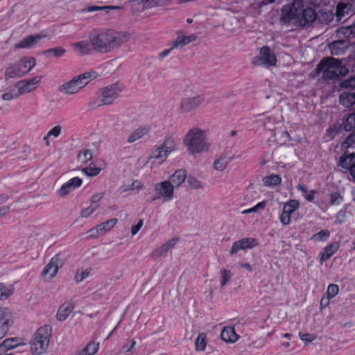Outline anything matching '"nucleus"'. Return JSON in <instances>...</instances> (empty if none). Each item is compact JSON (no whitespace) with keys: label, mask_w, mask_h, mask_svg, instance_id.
<instances>
[{"label":"nucleus","mask_w":355,"mask_h":355,"mask_svg":"<svg viewBox=\"0 0 355 355\" xmlns=\"http://www.w3.org/2000/svg\"><path fill=\"white\" fill-rule=\"evenodd\" d=\"M343 45V41L338 40L334 42L331 46V53L335 55L343 54L345 51V49L344 47H341V46Z\"/></svg>","instance_id":"obj_40"},{"label":"nucleus","mask_w":355,"mask_h":355,"mask_svg":"<svg viewBox=\"0 0 355 355\" xmlns=\"http://www.w3.org/2000/svg\"><path fill=\"white\" fill-rule=\"evenodd\" d=\"M188 183L193 188L198 189L201 187L200 182L196 180L195 178L189 177L188 179Z\"/></svg>","instance_id":"obj_58"},{"label":"nucleus","mask_w":355,"mask_h":355,"mask_svg":"<svg viewBox=\"0 0 355 355\" xmlns=\"http://www.w3.org/2000/svg\"><path fill=\"white\" fill-rule=\"evenodd\" d=\"M299 336H300V339L304 341L305 343H311L316 338L315 336H314L313 334H308V333H302V332H300L299 334Z\"/></svg>","instance_id":"obj_54"},{"label":"nucleus","mask_w":355,"mask_h":355,"mask_svg":"<svg viewBox=\"0 0 355 355\" xmlns=\"http://www.w3.org/2000/svg\"><path fill=\"white\" fill-rule=\"evenodd\" d=\"M231 158L221 156L214 162V167L216 170L223 171L230 162Z\"/></svg>","instance_id":"obj_38"},{"label":"nucleus","mask_w":355,"mask_h":355,"mask_svg":"<svg viewBox=\"0 0 355 355\" xmlns=\"http://www.w3.org/2000/svg\"><path fill=\"white\" fill-rule=\"evenodd\" d=\"M187 177V171L184 169H178L170 176L168 182L175 187H179L183 183Z\"/></svg>","instance_id":"obj_28"},{"label":"nucleus","mask_w":355,"mask_h":355,"mask_svg":"<svg viewBox=\"0 0 355 355\" xmlns=\"http://www.w3.org/2000/svg\"><path fill=\"white\" fill-rule=\"evenodd\" d=\"M299 207L298 201H288L283 207L280 215V221L284 225H288L291 221V215Z\"/></svg>","instance_id":"obj_19"},{"label":"nucleus","mask_w":355,"mask_h":355,"mask_svg":"<svg viewBox=\"0 0 355 355\" xmlns=\"http://www.w3.org/2000/svg\"><path fill=\"white\" fill-rule=\"evenodd\" d=\"M179 142V139L173 135H166L163 143L154 150L151 158L164 162L172 152L178 149Z\"/></svg>","instance_id":"obj_8"},{"label":"nucleus","mask_w":355,"mask_h":355,"mask_svg":"<svg viewBox=\"0 0 355 355\" xmlns=\"http://www.w3.org/2000/svg\"><path fill=\"white\" fill-rule=\"evenodd\" d=\"M330 233L327 230H322L320 232L315 234L312 236V239L317 241L326 240L329 237Z\"/></svg>","instance_id":"obj_49"},{"label":"nucleus","mask_w":355,"mask_h":355,"mask_svg":"<svg viewBox=\"0 0 355 355\" xmlns=\"http://www.w3.org/2000/svg\"><path fill=\"white\" fill-rule=\"evenodd\" d=\"M341 87L349 89V90L354 91L355 89V76L347 78L340 83Z\"/></svg>","instance_id":"obj_48"},{"label":"nucleus","mask_w":355,"mask_h":355,"mask_svg":"<svg viewBox=\"0 0 355 355\" xmlns=\"http://www.w3.org/2000/svg\"><path fill=\"white\" fill-rule=\"evenodd\" d=\"M136 345V341L135 340H132L130 341V345H126L125 347H124V352L125 353H128V352H130L132 349V348L135 346Z\"/></svg>","instance_id":"obj_63"},{"label":"nucleus","mask_w":355,"mask_h":355,"mask_svg":"<svg viewBox=\"0 0 355 355\" xmlns=\"http://www.w3.org/2000/svg\"><path fill=\"white\" fill-rule=\"evenodd\" d=\"M14 315L6 307L0 308V338H3L14 323Z\"/></svg>","instance_id":"obj_10"},{"label":"nucleus","mask_w":355,"mask_h":355,"mask_svg":"<svg viewBox=\"0 0 355 355\" xmlns=\"http://www.w3.org/2000/svg\"><path fill=\"white\" fill-rule=\"evenodd\" d=\"M117 223V219L112 218L103 222L89 231L90 236L98 237L111 230Z\"/></svg>","instance_id":"obj_18"},{"label":"nucleus","mask_w":355,"mask_h":355,"mask_svg":"<svg viewBox=\"0 0 355 355\" xmlns=\"http://www.w3.org/2000/svg\"><path fill=\"white\" fill-rule=\"evenodd\" d=\"M338 33L343 35L345 37H352L355 35V26L341 27L338 29Z\"/></svg>","instance_id":"obj_46"},{"label":"nucleus","mask_w":355,"mask_h":355,"mask_svg":"<svg viewBox=\"0 0 355 355\" xmlns=\"http://www.w3.org/2000/svg\"><path fill=\"white\" fill-rule=\"evenodd\" d=\"M98 209V205L93 202L87 207L83 209L81 216L85 218L90 216Z\"/></svg>","instance_id":"obj_45"},{"label":"nucleus","mask_w":355,"mask_h":355,"mask_svg":"<svg viewBox=\"0 0 355 355\" xmlns=\"http://www.w3.org/2000/svg\"><path fill=\"white\" fill-rule=\"evenodd\" d=\"M277 64V57L268 46L260 48L259 55L254 57L252 64L254 66H264L266 68L275 67Z\"/></svg>","instance_id":"obj_9"},{"label":"nucleus","mask_w":355,"mask_h":355,"mask_svg":"<svg viewBox=\"0 0 355 355\" xmlns=\"http://www.w3.org/2000/svg\"><path fill=\"white\" fill-rule=\"evenodd\" d=\"M46 37V35H43L42 33L36 34L35 35H30L15 44V48L16 49H30L36 44L40 40Z\"/></svg>","instance_id":"obj_21"},{"label":"nucleus","mask_w":355,"mask_h":355,"mask_svg":"<svg viewBox=\"0 0 355 355\" xmlns=\"http://www.w3.org/2000/svg\"><path fill=\"white\" fill-rule=\"evenodd\" d=\"M93 155L92 150L85 149L80 151L78 155V160L83 164H86L92 159Z\"/></svg>","instance_id":"obj_39"},{"label":"nucleus","mask_w":355,"mask_h":355,"mask_svg":"<svg viewBox=\"0 0 355 355\" xmlns=\"http://www.w3.org/2000/svg\"><path fill=\"white\" fill-rule=\"evenodd\" d=\"M319 73H322L324 80L338 81L349 72L348 69L342 64L339 59L329 57L322 59L317 67Z\"/></svg>","instance_id":"obj_3"},{"label":"nucleus","mask_w":355,"mask_h":355,"mask_svg":"<svg viewBox=\"0 0 355 355\" xmlns=\"http://www.w3.org/2000/svg\"><path fill=\"white\" fill-rule=\"evenodd\" d=\"M261 117L259 120L261 121L264 127H266L267 125L270 123H275V119L271 116H267L265 114L260 115Z\"/></svg>","instance_id":"obj_56"},{"label":"nucleus","mask_w":355,"mask_h":355,"mask_svg":"<svg viewBox=\"0 0 355 355\" xmlns=\"http://www.w3.org/2000/svg\"><path fill=\"white\" fill-rule=\"evenodd\" d=\"M196 39L197 35L195 34H191L189 36L178 35L175 40L173 42V48L178 49L180 46H186L190 42L196 40Z\"/></svg>","instance_id":"obj_29"},{"label":"nucleus","mask_w":355,"mask_h":355,"mask_svg":"<svg viewBox=\"0 0 355 355\" xmlns=\"http://www.w3.org/2000/svg\"><path fill=\"white\" fill-rule=\"evenodd\" d=\"M221 275V281L220 286H224L227 283L230 282L232 278V274L231 271L227 270L226 269H223L220 272Z\"/></svg>","instance_id":"obj_47"},{"label":"nucleus","mask_w":355,"mask_h":355,"mask_svg":"<svg viewBox=\"0 0 355 355\" xmlns=\"http://www.w3.org/2000/svg\"><path fill=\"white\" fill-rule=\"evenodd\" d=\"M221 338L225 342L234 343L238 339V336L233 327H227L221 332Z\"/></svg>","instance_id":"obj_33"},{"label":"nucleus","mask_w":355,"mask_h":355,"mask_svg":"<svg viewBox=\"0 0 355 355\" xmlns=\"http://www.w3.org/2000/svg\"><path fill=\"white\" fill-rule=\"evenodd\" d=\"M83 184V180L79 177H74L69 179L64 184L62 185L58 190V193L61 196H64L75 189L79 188Z\"/></svg>","instance_id":"obj_20"},{"label":"nucleus","mask_w":355,"mask_h":355,"mask_svg":"<svg viewBox=\"0 0 355 355\" xmlns=\"http://www.w3.org/2000/svg\"><path fill=\"white\" fill-rule=\"evenodd\" d=\"M94 51L109 53L125 42L124 34L107 28L94 29L89 35Z\"/></svg>","instance_id":"obj_1"},{"label":"nucleus","mask_w":355,"mask_h":355,"mask_svg":"<svg viewBox=\"0 0 355 355\" xmlns=\"http://www.w3.org/2000/svg\"><path fill=\"white\" fill-rule=\"evenodd\" d=\"M24 76V72H22L21 65L20 63L10 64L5 71L6 80H9L14 78H19Z\"/></svg>","instance_id":"obj_23"},{"label":"nucleus","mask_w":355,"mask_h":355,"mask_svg":"<svg viewBox=\"0 0 355 355\" xmlns=\"http://www.w3.org/2000/svg\"><path fill=\"white\" fill-rule=\"evenodd\" d=\"M19 96H20L19 92L17 91L16 92L13 89L12 91H10L8 92H6V93L3 94L2 98L4 101H11V100L17 98Z\"/></svg>","instance_id":"obj_51"},{"label":"nucleus","mask_w":355,"mask_h":355,"mask_svg":"<svg viewBox=\"0 0 355 355\" xmlns=\"http://www.w3.org/2000/svg\"><path fill=\"white\" fill-rule=\"evenodd\" d=\"M65 52L66 50L62 47H56L44 51V54L46 55L52 54L53 56L58 58L62 56Z\"/></svg>","instance_id":"obj_44"},{"label":"nucleus","mask_w":355,"mask_h":355,"mask_svg":"<svg viewBox=\"0 0 355 355\" xmlns=\"http://www.w3.org/2000/svg\"><path fill=\"white\" fill-rule=\"evenodd\" d=\"M14 293V288L10 284H0V300H5L10 297Z\"/></svg>","instance_id":"obj_37"},{"label":"nucleus","mask_w":355,"mask_h":355,"mask_svg":"<svg viewBox=\"0 0 355 355\" xmlns=\"http://www.w3.org/2000/svg\"><path fill=\"white\" fill-rule=\"evenodd\" d=\"M61 130L62 127L60 125H55L48 132L46 136H45L44 139H46L47 137L51 136L54 137H58L60 135Z\"/></svg>","instance_id":"obj_53"},{"label":"nucleus","mask_w":355,"mask_h":355,"mask_svg":"<svg viewBox=\"0 0 355 355\" xmlns=\"http://www.w3.org/2000/svg\"><path fill=\"white\" fill-rule=\"evenodd\" d=\"M73 308L71 302H64L59 307L56 313V318L59 321H64L71 315Z\"/></svg>","instance_id":"obj_25"},{"label":"nucleus","mask_w":355,"mask_h":355,"mask_svg":"<svg viewBox=\"0 0 355 355\" xmlns=\"http://www.w3.org/2000/svg\"><path fill=\"white\" fill-rule=\"evenodd\" d=\"M297 190L300 191L303 194H306L308 192L307 187L305 184H299L297 186Z\"/></svg>","instance_id":"obj_64"},{"label":"nucleus","mask_w":355,"mask_h":355,"mask_svg":"<svg viewBox=\"0 0 355 355\" xmlns=\"http://www.w3.org/2000/svg\"><path fill=\"white\" fill-rule=\"evenodd\" d=\"M342 126L343 129L347 132L355 130V112L349 114L346 119L343 121ZM340 129H342L341 125L334 124L329 127L328 132L331 135L335 136L339 134Z\"/></svg>","instance_id":"obj_12"},{"label":"nucleus","mask_w":355,"mask_h":355,"mask_svg":"<svg viewBox=\"0 0 355 355\" xmlns=\"http://www.w3.org/2000/svg\"><path fill=\"white\" fill-rule=\"evenodd\" d=\"M26 345L27 340L22 337H14L5 339L0 344V355L6 353L8 350Z\"/></svg>","instance_id":"obj_15"},{"label":"nucleus","mask_w":355,"mask_h":355,"mask_svg":"<svg viewBox=\"0 0 355 355\" xmlns=\"http://www.w3.org/2000/svg\"><path fill=\"white\" fill-rule=\"evenodd\" d=\"M144 185L140 180H135L130 184H123L121 187V192L132 191L139 193L143 189Z\"/></svg>","instance_id":"obj_35"},{"label":"nucleus","mask_w":355,"mask_h":355,"mask_svg":"<svg viewBox=\"0 0 355 355\" xmlns=\"http://www.w3.org/2000/svg\"><path fill=\"white\" fill-rule=\"evenodd\" d=\"M142 226H143V220H139L136 225H135L132 227V229H131L132 235L135 236V234H137L138 233V232L141 230Z\"/></svg>","instance_id":"obj_59"},{"label":"nucleus","mask_w":355,"mask_h":355,"mask_svg":"<svg viewBox=\"0 0 355 355\" xmlns=\"http://www.w3.org/2000/svg\"><path fill=\"white\" fill-rule=\"evenodd\" d=\"M20 62L22 72H24V75L28 73L36 65V60L33 57H24Z\"/></svg>","instance_id":"obj_34"},{"label":"nucleus","mask_w":355,"mask_h":355,"mask_svg":"<svg viewBox=\"0 0 355 355\" xmlns=\"http://www.w3.org/2000/svg\"><path fill=\"white\" fill-rule=\"evenodd\" d=\"M340 165L350 171L352 173V169H354L355 166V154L345 155L342 156L339 161Z\"/></svg>","instance_id":"obj_30"},{"label":"nucleus","mask_w":355,"mask_h":355,"mask_svg":"<svg viewBox=\"0 0 355 355\" xmlns=\"http://www.w3.org/2000/svg\"><path fill=\"white\" fill-rule=\"evenodd\" d=\"M317 193V191L315 189H312L306 193V194H302V196L305 198V200H314L315 195Z\"/></svg>","instance_id":"obj_61"},{"label":"nucleus","mask_w":355,"mask_h":355,"mask_svg":"<svg viewBox=\"0 0 355 355\" xmlns=\"http://www.w3.org/2000/svg\"><path fill=\"white\" fill-rule=\"evenodd\" d=\"M196 349L197 351H204L207 345L206 336L204 334H199L196 342Z\"/></svg>","instance_id":"obj_41"},{"label":"nucleus","mask_w":355,"mask_h":355,"mask_svg":"<svg viewBox=\"0 0 355 355\" xmlns=\"http://www.w3.org/2000/svg\"><path fill=\"white\" fill-rule=\"evenodd\" d=\"M62 260L59 257H53L42 270V279L48 282L55 277L59 268L62 266Z\"/></svg>","instance_id":"obj_11"},{"label":"nucleus","mask_w":355,"mask_h":355,"mask_svg":"<svg viewBox=\"0 0 355 355\" xmlns=\"http://www.w3.org/2000/svg\"><path fill=\"white\" fill-rule=\"evenodd\" d=\"M154 191L159 198H171L174 192V186L171 184V182L164 181L155 184Z\"/></svg>","instance_id":"obj_17"},{"label":"nucleus","mask_w":355,"mask_h":355,"mask_svg":"<svg viewBox=\"0 0 355 355\" xmlns=\"http://www.w3.org/2000/svg\"><path fill=\"white\" fill-rule=\"evenodd\" d=\"M50 336L51 333L49 327L44 326L38 329L30 343L32 354L40 355L44 354L48 348Z\"/></svg>","instance_id":"obj_6"},{"label":"nucleus","mask_w":355,"mask_h":355,"mask_svg":"<svg viewBox=\"0 0 355 355\" xmlns=\"http://www.w3.org/2000/svg\"><path fill=\"white\" fill-rule=\"evenodd\" d=\"M205 101V98L201 95H198L194 97L185 98L182 100L180 103V111L182 113L189 112L199 105H200Z\"/></svg>","instance_id":"obj_14"},{"label":"nucleus","mask_w":355,"mask_h":355,"mask_svg":"<svg viewBox=\"0 0 355 355\" xmlns=\"http://www.w3.org/2000/svg\"><path fill=\"white\" fill-rule=\"evenodd\" d=\"M72 48L74 51L80 55H87L93 50L92 44L90 41L82 40L72 44Z\"/></svg>","instance_id":"obj_22"},{"label":"nucleus","mask_w":355,"mask_h":355,"mask_svg":"<svg viewBox=\"0 0 355 355\" xmlns=\"http://www.w3.org/2000/svg\"><path fill=\"white\" fill-rule=\"evenodd\" d=\"M149 131L150 127L148 125H141L129 135L127 139V142L129 144H132L136 141L141 139L144 136L147 135Z\"/></svg>","instance_id":"obj_24"},{"label":"nucleus","mask_w":355,"mask_h":355,"mask_svg":"<svg viewBox=\"0 0 355 355\" xmlns=\"http://www.w3.org/2000/svg\"><path fill=\"white\" fill-rule=\"evenodd\" d=\"M339 248V243L334 242L324 248V252L321 254L320 261L323 263L334 255Z\"/></svg>","instance_id":"obj_32"},{"label":"nucleus","mask_w":355,"mask_h":355,"mask_svg":"<svg viewBox=\"0 0 355 355\" xmlns=\"http://www.w3.org/2000/svg\"><path fill=\"white\" fill-rule=\"evenodd\" d=\"M265 206H266L265 202L261 201V202H259V203H257L253 207L242 211L241 213L243 214H250V213H252V212H257L259 210L264 209Z\"/></svg>","instance_id":"obj_50"},{"label":"nucleus","mask_w":355,"mask_h":355,"mask_svg":"<svg viewBox=\"0 0 355 355\" xmlns=\"http://www.w3.org/2000/svg\"><path fill=\"white\" fill-rule=\"evenodd\" d=\"M175 48H173V45L171 46V48L168 49H165L163 51H162L159 54V58L160 60L164 58L165 57H166L167 55H168L170 54V53L171 52V51L173 49H174Z\"/></svg>","instance_id":"obj_62"},{"label":"nucleus","mask_w":355,"mask_h":355,"mask_svg":"<svg viewBox=\"0 0 355 355\" xmlns=\"http://www.w3.org/2000/svg\"><path fill=\"white\" fill-rule=\"evenodd\" d=\"M99 343L89 342L85 347L76 355H94L99 349Z\"/></svg>","instance_id":"obj_36"},{"label":"nucleus","mask_w":355,"mask_h":355,"mask_svg":"<svg viewBox=\"0 0 355 355\" xmlns=\"http://www.w3.org/2000/svg\"><path fill=\"white\" fill-rule=\"evenodd\" d=\"M184 144L191 155L207 151L210 147L205 132L197 128L191 129L187 133Z\"/></svg>","instance_id":"obj_4"},{"label":"nucleus","mask_w":355,"mask_h":355,"mask_svg":"<svg viewBox=\"0 0 355 355\" xmlns=\"http://www.w3.org/2000/svg\"><path fill=\"white\" fill-rule=\"evenodd\" d=\"M90 268H81L77 270L75 275V279L77 282H80L90 275Z\"/></svg>","instance_id":"obj_43"},{"label":"nucleus","mask_w":355,"mask_h":355,"mask_svg":"<svg viewBox=\"0 0 355 355\" xmlns=\"http://www.w3.org/2000/svg\"><path fill=\"white\" fill-rule=\"evenodd\" d=\"M42 76H36L31 79H24L17 83L18 92L21 95L31 92L35 89L40 81Z\"/></svg>","instance_id":"obj_13"},{"label":"nucleus","mask_w":355,"mask_h":355,"mask_svg":"<svg viewBox=\"0 0 355 355\" xmlns=\"http://www.w3.org/2000/svg\"><path fill=\"white\" fill-rule=\"evenodd\" d=\"M112 8H114V7L91 6L87 7L85 10L88 12H92L94 11L106 10L107 9H112Z\"/></svg>","instance_id":"obj_55"},{"label":"nucleus","mask_w":355,"mask_h":355,"mask_svg":"<svg viewBox=\"0 0 355 355\" xmlns=\"http://www.w3.org/2000/svg\"><path fill=\"white\" fill-rule=\"evenodd\" d=\"M97 77L98 73L94 71L82 73L63 84L60 90L66 94H76L91 80L96 79Z\"/></svg>","instance_id":"obj_5"},{"label":"nucleus","mask_w":355,"mask_h":355,"mask_svg":"<svg viewBox=\"0 0 355 355\" xmlns=\"http://www.w3.org/2000/svg\"><path fill=\"white\" fill-rule=\"evenodd\" d=\"M178 242V238H172L169 239L168 241H166L163 245L162 246V251H167L170 250L171 248L175 246Z\"/></svg>","instance_id":"obj_52"},{"label":"nucleus","mask_w":355,"mask_h":355,"mask_svg":"<svg viewBox=\"0 0 355 355\" xmlns=\"http://www.w3.org/2000/svg\"><path fill=\"white\" fill-rule=\"evenodd\" d=\"M340 103L345 107L350 108L355 105V91L348 90L340 94Z\"/></svg>","instance_id":"obj_26"},{"label":"nucleus","mask_w":355,"mask_h":355,"mask_svg":"<svg viewBox=\"0 0 355 355\" xmlns=\"http://www.w3.org/2000/svg\"><path fill=\"white\" fill-rule=\"evenodd\" d=\"M123 89V85L119 82L101 87L98 92L99 100L98 103H94V104L97 107L111 105L118 98Z\"/></svg>","instance_id":"obj_7"},{"label":"nucleus","mask_w":355,"mask_h":355,"mask_svg":"<svg viewBox=\"0 0 355 355\" xmlns=\"http://www.w3.org/2000/svg\"><path fill=\"white\" fill-rule=\"evenodd\" d=\"M355 144V134L351 133L345 141V144L349 147Z\"/></svg>","instance_id":"obj_60"},{"label":"nucleus","mask_w":355,"mask_h":355,"mask_svg":"<svg viewBox=\"0 0 355 355\" xmlns=\"http://www.w3.org/2000/svg\"><path fill=\"white\" fill-rule=\"evenodd\" d=\"M303 8L302 0H294L291 4L284 5L282 8L281 22L286 24L294 21L302 27L312 24L317 17L315 9Z\"/></svg>","instance_id":"obj_2"},{"label":"nucleus","mask_w":355,"mask_h":355,"mask_svg":"<svg viewBox=\"0 0 355 355\" xmlns=\"http://www.w3.org/2000/svg\"><path fill=\"white\" fill-rule=\"evenodd\" d=\"M82 171L87 176L94 177L101 173V169L95 166H92V164H90L88 166L84 168Z\"/></svg>","instance_id":"obj_42"},{"label":"nucleus","mask_w":355,"mask_h":355,"mask_svg":"<svg viewBox=\"0 0 355 355\" xmlns=\"http://www.w3.org/2000/svg\"><path fill=\"white\" fill-rule=\"evenodd\" d=\"M282 179L279 175L270 174L262 178L263 184L268 187H275L282 183Z\"/></svg>","instance_id":"obj_31"},{"label":"nucleus","mask_w":355,"mask_h":355,"mask_svg":"<svg viewBox=\"0 0 355 355\" xmlns=\"http://www.w3.org/2000/svg\"><path fill=\"white\" fill-rule=\"evenodd\" d=\"M338 291L339 288L336 284H329L325 295L321 299V306H327L329 304V300L334 297L338 293Z\"/></svg>","instance_id":"obj_27"},{"label":"nucleus","mask_w":355,"mask_h":355,"mask_svg":"<svg viewBox=\"0 0 355 355\" xmlns=\"http://www.w3.org/2000/svg\"><path fill=\"white\" fill-rule=\"evenodd\" d=\"M346 8V5L340 3L336 7V15L338 17L341 18L344 15V10Z\"/></svg>","instance_id":"obj_57"},{"label":"nucleus","mask_w":355,"mask_h":355,"mask_svg":"<svg viewBox=\"0 0 355 355\" xmlns=\"http://www.w3.org/2000/svg\"><path fill=\"white\" fill-rule=\"evenodd\" d=\"M258 245L257 241L254 238H244L233 243L230 254H235L240 250L253 248Z\"/></svg>","instance_id":"obj_16"}]
</instances>
